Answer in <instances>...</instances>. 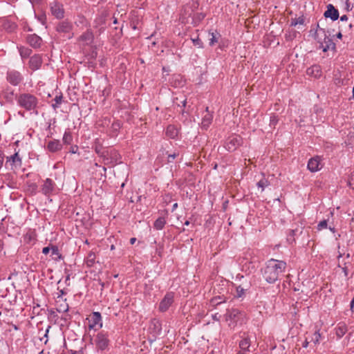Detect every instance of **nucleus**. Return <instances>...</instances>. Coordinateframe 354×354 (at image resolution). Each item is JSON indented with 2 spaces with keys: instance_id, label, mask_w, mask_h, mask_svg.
I'll use <instances>...</instances> for the list:
<instances>
[{
  "instance_id": "53",
  "label": "nucleus",
  "mask_w": 354,
  "mask_h": 354,
  "mask_svg": "<svg viewBox=\"0 0 354 354\" xmlns=\"http://www.w3.org/2000/svg\"><path fill=\"white\" fill-rule=\"evenodd\" d=\"M213 320L219 321L221 315L218 313H215L212 315Z\"/></svg>"
},
{
  "instance_id": "21",
  "label": "nucleus",
  "mask_w": 354,
  "mask_h": 354,
  "mask_svg": "<svg viewBox=\"0 0 354 354\" xmlns=\"http://www.w3.org/2000/svg\"><path fill=\"white\" fill-rule=\"evenodd\" d=\"M27 43L34 48H38L42 43L41 38L36 34L28 35L26 37Z\"/></svg>"
},
{
  "instance_id": "9",
  "label": "nucleus",
  "mask_w": 354,
  "mask_h": 354,
  "mask_svg": "<svg viewBox=\"0 0 354 354\" xmlns=\"http://www.w3.org/2000/svg\"><path fill=\"white\" fill-rule=\"evenodd\" d=\"M242 138L237 135L229 136L225 142V148L230 152L234 151L242 145Z\"/></svg>"
},
{
  "instance_id": "20",
  "label": "nucleus",
  "mask_w": 354,
  "mask_h": 354,
  "mask_svg": "<svg viewBox=\"0 0 354 354\" xmlns=\"http://www.w3.org/2000/svg\"><path fill=\"white\" fill-rule=\"evenodd\" d=\"M213 113L209 112V107H206L205 113L203 115L201 127L203 129H207L212 122Z\"/></svg>"
},
{
  "instance_id": "48",
  "label": "nucleus",
  "mask_w": 354,
  "mask_h": 354,
  "mask_svg": "<svg viewBox=\"0 0 354 354\" xmlns=\"http://www.w3.org/2000/svg\"><path fill=\"white\" fill-rule=\"evenodd\" d=\"M95 151L96 152L97 154H98L99 156L101 157L102 151H105V150H102L101 146L95 145Z\"/></svg>"
},
{
  "instance_id": "52",
  "label": "nucleus",
  "mask_w": 354,
  "mask_h": 354,
  "mask_svg": "<svg viewBox=\"0 0 354 354\" xmlns=\"http://www.w3.org/2000/svg\"><path fill=\"white\" fill-rule=\"evenodd\" d=\"M78 151V147L75 145V146H73L70 150V152L71 153H76Z\"/></svg>"
},
{
  "instance_id": "2",
  "label": "nucleus",
  "mask_w": 354,
  "mask_h": 354,
  "mask_svg": "<svg viewBox=\"0 0 354 354\" xmlns=\"http://www.w3.org/2000/svg\"><path fill=\"white\" fill-rule=\"evenodd\" d=\"M16 102L19 107L30 113L38 114L39 99L36 95L30 93H21L16 97Z\"/></svg>"
},
{
  "instance_id": "5",
  "label": "nucleus",
  "mask_w": 354,
  "mask_h": 354,
  "mask_svg": "<svg viewBox=\"0 0 354 354\" xmlns=\"http://www.w3.org/2000/svg\"><path fill=\"white\" fill-rule=\"evenodd\" d=\"M6 80L12 86H20L24 80V76L19 71L8 68L6 73Z\"/></svg>"
},
{
  "instance_id": "61",
  "label": "nucleus",
  "mask_w": 354,
  "mask_h": 354,
  "mask_svg": "<svg viewBox=\"0 0 354 354\" xmlns=\"http://www.w3.org/2000/svg\"><path fill=\"white\" fill-rule=\"evenodd\" d=\"M50 328V326H48V327L47 328V329L46 330V333H45L44 337H46V338L48 337V331H49V328Z\"/></svg>"
},
{
  "instance_id": "11",
  "label": "nucleus",
  "mask_w": 354,
  "mask_h": 354,
  "mask_svg": "<svg viewBox=\"0 0 354 354\" xmlns=\"http://www.w3.org/2000/svg\"><path fill=\"white\" fill-rule=\"evenodd\" d=\"M41 192L46 196H50L56 192V184L50 178H46L41 186Z\"/></svg>"
},
{
  "instance_id": "1",
  "label": "nucleus",
  "mask_w": 354,
  "mask_h": 354,
  "mask_svg": "<svg viewBox=\"0 0 354 354\" xmlns=\"http://www.w3.org/2000/svg\"><path fill=\"white\" fill-rule=\"evenodd\" d=\"M286 267L287 264L285 261L270 259L261 270L263 277L268 283H274L286 271Z\"/></svg>"
},
{
  "instance_id": "18",
  "label": "nucleus",
  "mask_w": 354,
  "mask_h": 354,
  "mask_svg": "<svg viewBox=\"0 0 354 354\" xmlns=\"http://www.w3.org/2000/svg\"><path fill=\"white\" fill-rule=\"evenodd\" d=\"M43 59L41 55L39 54H35L30 57L29 60V67L33 71H37L39 70L42 65Z\"/></svg>"
},
{
  "instance_id": "60",
  "label": "nucleus",
  "mask_w": 354,
  "mask_h": 354,
  "mask_svg": "<svg viewBox=\"0 0 354 354\" xmlns=\"http://www.w3.org/2000/svg\"><path fill=\"white\" fill-rule=\"evenodd\" d=\"M328 229L330 232H332L333 233H335L336 232V230L335 228V227H332V226H329L328 227Z\"/></svg>"
},
{
  "instance_id": "45",
  "label": "nucleus",
  "mask_w": 354,
  "mask_h": 354,
  "mask_svg": "<svg viewBox=\"0 0 354 354\" xmlns=\"http://www.w3.org/2000/svg\"><path fill=\"white\" fill-rule=\"evenodd\" d=\"M346 6L348 10H352L354 8V0H346Z\"/></svg>"
},
{
  "instance_id": "31",
  "label": "nucleus",
  "mask_w": 354,
  "mask_h": 354,
  "mask_svg": "<svg viewBox=\"0 0 354 354\" xmlns=\"http://www.w3.org/2000/svg\"><path fill=\"white\" fill-rule=\"evenodd\" d=\"M63 100V95L62 93H59V95H57L55 98L53 99V103L51 104L52 108L54 110H56L58 109L61 104L62 103Z\"/></svg>"
},
{
  "instance_id": "27",
  "label": "nucleus",
  "mask_w": 354,
  "mask_h": 354,
  "mask_svg": "<svg viewBox=\"0 0 354 354\" xmlns=\"http://www.w3.org/2000/svg\"><path fill=\"white\" fill-rule=\"evenodd\" d=\"M166 136L169 138L174 139L178 136V130L174 125H168L166 129Z\"/></svg>"
},
{
  "instance_id": "17",
  "label": "nucleus",
  "mask_w": 354,
  "mask_h": 354,
  "mask_svg": "<svg viewBox=\"0 0 354 354\" xmlns=\"http://www.w3.org/2000/svg\"><path fill=\"white\" fill-rule=\"evenodd\" d=\"M93 39L94 35L93 32L91 30H87L80 36L78 41L80 45L89 46L93 43Z\"/></svg>"
},
{
  "instance_id": "64",
  "label": "nucleus",
  "mask_w": 354,
  "mask_h": 354,
  "mask_svg": "<svg viewBox=\"0 0 354 354\" xmlns=\"http://www.w3.org/2000/svg\"><path fill=\"white\" fill-rule=\"evenodd\" d=\"M337 38L341 39V38H342V33H341V32H338V33L337 34Z\"/></svg>"
},
{
  "instance_id": "24",
  "label": "nucleus",
  "mask_w": 354,
  "mask_h": 354,
  "mask_svg": "<svg viewBox=\"0 0 354 354\" xmlns=\"http://www.w3.org/2000/svg\"><path fill=\"white\" fill-rule=\"evenodd\" d=\"M62 149V145L59 140H50L47 145V149L52 153L59 151Z\"/></svg>"
},
{
  "instance_id": "35",
  "label": "nucleus",
  "mask_w": 354,
  "mask_h": 354,
  "mask_svg": "<svg viewBox=\"0 0 354 354\" xmlns=\"http://www.w3.org/2000/svg\"><path fill=\"white\" fill-rule=\"evenodd\" d=\"M270 185V183L268 179L265 177H263L257 183V185L259 188L261 189L263 192L266 187H267Z\"/></svg>"
},
{
  "instance_id": "10",
  "label": "nucleus",
  "mask_w": 354,
  "mask_h": 354,
  "mask_svg": "<svg viewBox=\"0 0 354 354\" xmlns=\"http://www.w3.org/2000/svg\"><path fill=\"white\" fill-rule=\"evenodd\" d=\"M88 322V328L90 330H95L101 328L102 327V320L100 313L93 312L89 317L87 318Z\"/></svg>"
},
{
  "instance_id": "63",
  "label": "nucleus",
  "mask_w": 354,
  "mask_h": 354,
  "mask_svg": "<svg viewBox=\"0 0 354 354\" xmlns=\"http://www.w3.org/2000/svg\"><path fill=\"white\" fill-rule=\"evenodd\" d=\"M113 24H118V19L115 16L113 17Z\"/></svg>"
},
{
  "instance_id": "36",
  "label": "nucleus",
  "mask_w": 354,
  "mask_h": 354,
  "mask_svg": "<svg viewBox=\"0 0 354 354\" xmlns=\"http://www.w3.org/2000/svg\"><path fill=\"white\" fill-rule=\"evenodd\" d=\"M75 24L77 26H86L88 23L86 19L83 15H78Z\"/></svg>"
},
{
  "instance_id": "49",
  "label": "nucleus",
  "mask_w": 354,
  "mask_h": 354,
  "mask_svg": "<svg viewBox=\"0 0 354 354\" xmlns=\"http://www.w3.org/2000/svg\"><path fill=\"white\" fill-rule=\"evenodd\" d=\"M68 310V306L66 304L64 307L62 308L61 306L59 309H57V311L59 313H66Z\"/></svg>"
},
{
  "instance_id": "34",
  "label": "nucleus",
  "mask_w": 354,
  "mask_h": 354,
  "mask_svg": "<svg viewBox=\"0 0 354 354\" xmlns=\"http://www.w3.org/2000/svg\"><path fill=\"white\" fill-rule=\"evenodd\" d=\"M63 142L66 145H70L71 144L73 141V136L69 130L65 131L63 138H62Z\"/></svg>"
},
{
  "instance_id": "37",
  "label": "nucleus",
  "mask_w": 354,
  "mask_h": 354,
  "mask_svg": "<svg viewBox=\"0 0 354 354\" xmlns=\"http://www.w3.org/2000/svg\"><path fill=\"white\" fill-rule=\"evenodd\" d=\"M336 335L338 337H342L346 332V327L345 325L338 326L336 328Z\"/></svg>"
},
{
  "instance_id": "6",
  "label": "nucleus",
  "mask_w": 354,
  "mask_h": 354,
  "mask_svg": "<svg viewBox=\"0 0 354 354\" xmlns=\"http://www.w3.org/2000/svg\"><path fill=\"white\" fill-rule=\"evenodd\" d=\"M315 38L322 44L324 51H326L330 47H334L335 46L332 39L326 35L325 29L320 28L319 25H317V28L315 31Z\"/></svg>"
},
{
  "instance_id": "33",
  "label": "nucleus",
  "mask_w": 354,
  "mask_h": 354,
  "mask_svg": "<svg viewBox=\"0 0 354 354\" xmlns=\"http://www.w3.org/2000/svg\"><path fill=\"white\" fill-rule=\"evenodd\" d=\"M209 36H211V37L209 38V46H212L216 43L218 42V39L221 37V35L218 32H209Z\"/></svg>"
},
{
  "instance_id": "62",
  "label": "nucleus",
  "mask_w": 354,
  "mask_h": 354,
  "mask_svg": "<svg viewBox=\"0 0 354 354\" xmlns=\"http://www.w3.org/2000/svg\"><path fill=\"white\" fill-rule=\"evenodd\" d=\"M350 306H351V308L352 309L354 306V297L351 300Z\"/></svg>"
},
{
  "instance_id": "25",
  "label": "nucleus",
  "mask_w": 354,
  "mask_h": 354,
  "mask_svg": "<svg viewBox=\"0 0 354 354\" xmlns=\"http://www.w3.org/2000/svg\"><path fill=\"white\" fill-rule=\"evenodd\" d=\"M306 73L308 75L313 76L315 78H319L322 75L321 66L319 65H313L307 68Z\"/></svg>"
},
{
  "instance_id": "30",
  "label": "nucleus",
  "mask_w": 354,
  "mask_h": 354,
  "mask_svg": "<svg viewBox=\"0 0 354 354\" xmlns=\"http://www.w3.org/2000/svg\"><path fill=\"white\" fill-rule=\"evenodd\" d=\"M166 224V220L164 217L158 218L153 223V227L157 230H161Z\"/></svg>"
},
{
  "instance_id": "43",
  "label": "nucleus",
  "mask_w": 354,
  "mask_h": 354,
  "mask_svg": "<svg viewBox=\"0 0 354 354\" xmlns=\"http://www.w3.org/2000/svg\"><path fill=\"white\" fill-rule=\"evenodd\" d=\"M192 41L194 46H196L198 48H203V42L198 37L194 39H192Z\"/></svg>"
},
{
  "instance_id": "38",
  "label": "nucleus",
  "mask_w": 354,
  "mask_h": 354,
  "mask_svg": "<svg viewBox=\"0 0 354 354\" xmlns=\"http://www.w3.org/2000/svg\"><path fill=\"white\" fill-rule=\"evenodd\" d=\"M95 261V254L93 252H90L88 254L87 258H86V264L88 266H92Z\"/></svg>"
},
{
  "instance_id": "13",
  "label": "nucleus",
  "mask_w": 354,
  "mask_h": 354,
  "mask_svg": "<svg viewBox=\"0 0 354 354\" xmlns=\"http://www.w3.org/2000/svg\"><path fill=\"white\" fill-rule=\"evenodd\" d=\"M21 165L22 160L19 152H15L13 155L6 157V167H10V169L19 168Z\"/></svg>"
},
{
  "instance_id": "7",
  "label": "nucleus",
  "mask_w": 354,
  "mask_h": 354,
  "mask_svg": "<svg viewBox=\"0 0 354 354\" xmlns=\"http://www.w3.org/2000/svg\"><path fill=\"white\" fill-rule=\"evenodd\" d=\"M73 24L68 20H63L59 21L55 28L56 31L62 35L67 39H70L73 37L74 33L73 32Z\"/></svg>"
},
{
  "instance_id": "3",
  "label": "nucleus",
  "mask_w": 354,
  "mask_h": 354,
  "mask_svg": "<svg viewBox=\"0 0 354 354\" xmlns=\"http://www.w3.org/2000/svg\"><path fill=\"white\" fill-rule=\"evenodd\" d=\"M224 316L225 322L231 328H234L238 325L241 326L247 322L245 312L237 308L227 309Z\"/></svg>"
},
{
  "instance_id": "32",
  "label": "nucleus",
  "mask_w": 354,
  "mask_h": 354,
  "mask_svg": "<svg viewBox=\"0 0 354 354\" xmlns=\"http://www.w3.org/2000/svg\"><path fill=\"white\" fill-rule=\"evenodd\" d=\"M51 256L57 261L63 259L62 255L59 253L58 247L56 245L51 247Z\"/></svg>"
},
{
  "instance_id": "29",
  "label": "nucleus",
  "mask_w": 354,
  "mask_h": 354,
  "mask_svg": "<svg viewBox=\"0 0 354 354\" xmlns=\"http://www.w3.org/2000/svg\"><path fill=\"white\" fill-rule=\"evenodd\" d=\"M121 128V124L118 120L114 121L111 127L110 136L111 137H115L118 136L119 130Z\"/></svg>"
},
{
  "instance_id": "46",
  "label": "nucleus",
  "mask_w": 354,
  "mask_h": 354,
  "mask_svg": "<svg viewBox=\"0 0 354 354\" xmlns=\"http://www.w3.org/2000/svg\"><path fill=\"white\" fill-rule=\"evenodd\" d=\"M244 293H245V290L243 288H242L240 286L236 288V294L239 297H242L244 295Z\"/></svg>"
},
{
  "instance_id": "8",
  "label": "nucleus",
  "mask_w": 354,
  "mask_h": 354,
  "mask_svg": "<svg viewBox=\"0 0 354 354\" xmlns=\"http://www.w3.org/2000/svg\"><path fill=\"white\" fill-rule=\"evenodd\" d=\"M101 157L105 164H117L121 162V156L118 151L114 149H106L102 151Z\"/></svg>"
},
{
  "instance_id": "50",
  "label": "nucleus",
  "mask_w": 354,
  "mask_h": 354,
  "mask_svg": "<svg viewBox=\"0 0 354 354\" xmlns=\"http://www.w3.org/2000/svg\"><path fill=\"white\" fill-rule=\"evenodd\" d=\"M5 156L3 152L0 151V169H1L3 162H4Z\"/></svg>"
},
{
  "instance_id": "28",
  "label": "nucleus",
  "mask_w": 354,
  "mask_h": 354,
  "mask_svg": "<svg viewBox=\"0 0 354 354\" xmlns=\"http://www.w3.org/2000/svg\"><path fill=\"white\" fill-rule=\"evenodd\" d=\"M17 49L22 59L29 57L32 53V50L28 47L19 46Z\"/></svg>"
},
{
  "instance_id": "14",
  "label": "nucleus",
  "mask_w": 354,
  "mask_h": 354,
  "mask_svg": "<svg viewBox=\"0 0 354 354\" xmlns=\"http://www.w3.org/2000/svg\"><path fill=\"white\" fill-rule=\"evenodd\" d=\"M50 8L51 14L57 19H61L64 17V9L63 4L57 1H53L50 3Z\"/></svg>"
},
{
  "instance_id": "12",
  "label": "nucleus",
  "mask_w": 354,
  "mask_h": 354,
  "mask_svg": "<svg viewBox=\"0 0 354 354\" xmlns=\"http://www.w3.org/2000/svg\"><path fill=\"white\" fill-rule=\"evenodd\" d=\"M95 343L99 350L104 351L106 349L109 344L108 334L104 331L98 333L96 335Z\"/></svg>"
},
{
  "instance_id": "16",
  "label": "nucleus",
  "mask_w": 354,
  "mask_h": 354,
  "mask_svg": "<svg viewBox=\"0 0 354 354\" xmlns=\"http://www.w3.org/2000/svg\"><path fill=\"white\" fill-rule=\"evenodd\" d=\"M174 294L172 292H167L159 304V310L166 312L174 302Z\"/></svg>"
},
{
  "instance_id": "59",
  "label": "nucleus",
  "mask_w": 354,
  "mask_h": 354,
  "mask_svg": "<svg viewBox=\"0 0 354 354\" xmlns=\"http://www.w3.org/2000/svg\"><path fill=\"white\" fill-rule=\"evenodd\" d=\"M136 239L135 237H133V238H131V239H130V241H129V242H130V243H131V245H133V244H134V243H135V242H136Z\"/></svg>"
},
{
  "instance_id": "56",
  "label": "nucleus",
  "mask_w": 354,
  "mask_h": 354,
  "mask_svg": "<svg viewBox=\"0 0 354 354\" xmlns=\"http://www.w3.org/2000/svg\"><path fill=\"white\" fill-rule=\"evenodd\" d=\"M71 354H83V352H82V351H71Z\"/></svg>"
},
{
  "instance_id": "23",
  "label": "nucleus",
  "mask_w": 354,
  "mask_h": 354,
  "mask_svg": "<svg viewBox=\"0 0 354 354\" xmlns=\"http://www.w3.org/2000/svg\"><path fill=\"white\" fill-rule=\"evenodd\" d=\"M307 167L311 172H316V171L320 170L321 167H320L319 157L317 156V157L310 158L308 160Z\"/></svg>"
},
{
  "instance_id": "41",
  "label": "nucleus",
  "mask_w": 354,
  "mask_h": 354,
  "mask_svg": "<svg viewBox=\"0 0 354 354\" xmlns=\"http://www.w3.org/2000/svg\"><path fill=\"white\" fill-rule=\"evenodd\" d=\"M279 120L277 115H272L270 118V126L274 127L278 123Z\"/></svg>"
},
{
  "instance_id": "15",
  "label": "nucleus",
  "mask_w": 354,
  "mask_h": 354,
  "mask_svg": "<svg viewBox=\"0 0 354 354\" xmlns=\"http://www.w3.org/2000/svg\"><path fill=\"white\" fill-rule=\"evenodd\" d=\"M18 94H16L15 90L10 86L5 88L1 93V97L4 100L5 102L13 104Z\"/></svg>"
},
{
  "instance_id": "54",
  "label": "nucleus",
  "mask_w": 354,
  "mask_h": 354,
  "mask_svg": "<svg viewBox=\"0 0 354 354\" xmlns=\"http://www.w3.org/2000/svg\"><path fill=\"white\" fill-rule=\"evenodd\" d=\"M50 251H51V248H50V247H45L42 250V253L44 254H48V252Z\"/></svg>"
},
{
  "instance_id": "42",
  "label": "nucleus",
  "mask_w": 354,
  "mask_h": 354,
  "mask_svg": "<svg viewBox=\"0 0 354 354\" xmlns=\"http://www.w3.org/2000/svg\"><path fill=\"white\" fill-rule=\"evenodd\" d=\"M304 22V20L302 17H298L295 18L292 20L291 21V26H296L298 24H303Z\"/></svg>"
},
{
  "instance_id": "44",
  "label": "nucleus",
  "mask_w": 354,
  "mask_h": 354,
  "mask_svg": "<svg viewBox=\"0 0 354 354\" xmlns=\"http://www.w3.org/2000/svg\"><path fill=\"white\" fill-rule=\"evenodd\" d=\"M348 185L351 188L354 189V171L353 173L351 174L348 178Z\"/></svg>"
},
{
  "instance_id": "58",
  "label": "nucleus",
  "mask_w": 354,
  "mask_h": 354,
  "mask_svg": "<svg viewBox=\"0 0 354 354\" xmlns=\"http://www.w3.org/2000/svg\"><path fill=\"white\" fill-rule=\"evenodd\" d=\"M178 207V203H175L173 205H172V208H171V212H174L176 208Z\"/></svg>"
},
{
  "instance_id": "4",
  "label": "nucleus",
  "mask_w": 354,
  "mask_h": 354,
  "mask_svg": "<svg viewBox=\"0 0 354 354\" xmlns=\"http://www.w3.org/2000/svg\"><path fill=\"white\" fill-rule=\"evenodd\" d=\"M110 19V13L108 10L103 8L98 11L93 21V28L95 33L101 35L107 28V21Z\"/></svg>"
},
{
  "instance_id": "22",
  "label": "nucleus",
  "mask_w": 354,
  "mask_h": 354,
  "mask_svg": "<svg viewBox=\"0 0 354 354\" xmlns=\"http://www.w3.org/2000/svg\"><path fill=\"white\" fill-rule=\"evenodd\" d=\"M324 16L326 18H330L331 20L335 21L339 18V11L332 4H328Z\"/></svg>"
},
{
  "instance_id": "55",
  "label": "nucleus",
  "mask_w": 354,
  "mask_h": 354,
  "mask_svg": "<svg viewBox=\"0 0 354 354\" xmlns=\"http://www.w3.org/2000/svg\"><path fill=\"white\" fill-rule=\"evenodd\" d=\"M308 344H309V342L308 341L307 339H306L305 341L302 344V346L304 348H307L308 346Z\"/></svg>"
},
{
  "instance_id": "47",
  "label": "nucleus",
  "mask_w": 354,
  "mask_h": 354,
  "mask_svg": "<svg viewBox=\"0 0 354 354\" xmlns=\"http://www.w3.org/2000/svg\"><path fill=\"white\" fill-rule=\"evenodd\" d=\"M223 302V301L221 300L220 297H214L211 299V304L212 305H218Z\"/></svg>"
},
{
  "instance_id": "51",
  "label": "nucleus",
  "mask_w": 354,
  "mask_h": 354,
  "mask_svg": "<svg viewBox=\"0 0 354 354\" xmlns=\"http://www.w3.org/2000/svg\"><path fill=\"white\" fill-rule=\"evenodd\" d=\"M177 156H178V154L176 153H174L172 154H169L168 156V162H171L173 160H174Z\"/></svg>"
},
{
  "instance_id": "39",
  "label": "nucleus",
  "mask_w": 354,
  "mask_h": 354,
  "mask_svg": "<svg viewBox=\"0 0 354 354\" xmlns=\"http://www.w3.org/2000/svg\"><path fill=\"white\" fill-rule=\"evenodd\" d=\"M320 339H321V334L319 333V330H316L313 335V337H312V339L311 341L315 344H318L319 343V341H320Z\"/></svg>"
},
{
  "instance_id": "57",
  "label": "nucleus",
  "mask_w": 354,
  "mask_h": 354,
  "mask_svg": "<svg viewBox=\"0 0 354 354\" xmlns=\"http://www.w3.org/2000/svg\"><path fill=\"white\" fill-rule=\"evenodd\" d=\"M348 19V17L346 15H342L341 17H340V20L342 21H347Z\"/></svg>"
},
{
  "instance_id": "19",
  "label": "nucleus",
  "mask_w": 354,
  "mask_h": 354,
  "mask_svg": "<svg viewBox=\"0 0 354 354\" xmlns=\"http://www.w3.org/2000/svg\"><path fill=\"white\" fill-rule=\"evenodd\" d=\"M250 345L251 342L249 337H243L242 339L239 343L240 351L238 352L237 354H248V353L250 351Z\"/></svg>"
},
{
  "instance_id": "40",
  "label": "nucleus",
  "mask_w": 354,
  "mask_h": 354,
  "mask_svg": "<svg viewBox=\"0 0 354 354\" xmlns=\"http://www.w3.org/2000/svg\"><path fill=\"white\" fill-rule=\"evenodd\" d=\"M328 220L327 219H324L323 221H321L317 226V230L320 231V230H322L323 229H326L328 228Z\"/></svg>"
},
{
  "instance_id": "26",
  "label": "nucleus",
  "mask_w": 354,
  "mask_h": 354,
  "mask_svg": "<svg viewBox=\"0 0 354 354\" xmlns=\"http://www.w3.org/2000/svg\"><path fill=\"white\" fill-rule=\"evenodd\" d=\"M1 26L5 30L10 32L15 31L17 28L16 24L7 19L2 21Z\"/></svg>"
}]
</instances>
